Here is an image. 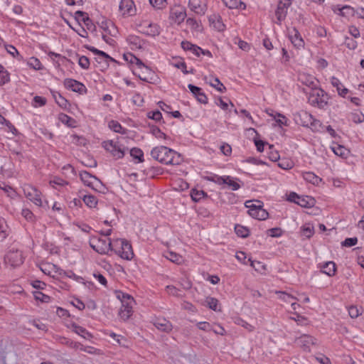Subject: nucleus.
I'll return each instance as SVG.
<instances>
[{"label":"nucleus","mask_w":364,"mask_h":364,"mask_svg":"<svg viewBox=\"0 0 364 364\" xmlns=\"http://www.w3.org/2000/svg\"><path fill=\"white\" fill-rule=\"evenodd\" d=\"M151 157L161 164L166 165H180L183 161L181 154L166 146L154 147L150 153Z\"/></svg>","instance_id":"f257e3e1"},{"label":"nucleus","mask_w":364,"mask_h":364,"mask_svg":"<svg viewBox=\"0 0 364 364\" xmlns=\"http://www.w3.org/2000/svg\"><path fill=\"white\" fill-rule=\"evenodd\" d=\"M114 252L122 259L131 260L134 257V254L129 241L126 239L117 238L114 240Z\"/></svg>","instance_id":"f03ea898"},{"label":"nucleus","mask_w":364,"mask_h":364,"mask_svg":"<svg viewBox=\"0 0 364 364\" xmlns=\"http://www.w3.org/2000/svg\"><path fill=\"white\" fill-rule=\"evenodd\" d=\"M102 146L109 152L114 159L124 158L126 150L128 149L119 140H107L102 142Z\"/></svg>","instance_id":"7ed1b4c3"},{"label":"nucleus","mask_w":364,"mask_h":364,"mask_svg":"<svg viewBox=\"0 0 364 364\" xmlns=\"http://www.w3.org/2000/svg\"><path fill=\"white\" fill-rule=\"evenodd\" d=\"M310 105L323 109L328 104L327 93L321 88L313 87L308 94Z\"/></svg>","instance_id":"20e7f679"},{"label":"nucleus","mask_w":364,"mask_h":364,"mask_svg":"<svg viewBox=\"0 0 364 364\" xmlns=\"http://www.w3.org/2000/svg\"><path fill=\"white\" fill-rule=\"evenodd\" d=\"M90 247L100 255H109V252H114V240L111 241L109 238H92L90 242Z\"/></svg>","instance_id":"39448f33"},{"label":"nucleus","mask_w":364,"mask_h":364,"mask_svg":"<svg viewBox=\"0 0 364 364\" xmlns=\"http://www.w3.org/2000/svg\"><path fill=\"white\" fill-rule=\"evenodd\" d=\"M80 178L81 181L87 186L92 188L95 191L99 192H103L101 191V188H106L102 184V181L95 176L91 174L87 171H80Z\"/></svg>","instance_id":"423d86ee"},{"label":"nucleus","mask_w":364,"mask_h":364,"mask_svg":"<svg viewBox=\"0 0 364 364\" xmlns=\"http://www.w3.org/2000/svg\"><path fill=\"white\" fill-rule=\"evenodd\" d=\"M25 257L21 250L12 248L4 256V262L11 267L16 268L21 266L24 262Z\"/></svg>","instance_id":"0eeeda50"},{"label":"nucleus","mask_w":364,"mask_h":364,"mask_svg":"<svg viewBox=\"0 0 364 364\" xmlns=\"http://www.w3.org/2000/svg\"><path fill=\"white\" fill-rule=\"evenodd\" d=\"M292 0H279L275 10V16L277 25L281 26L287 17L289 7L291 5Z\"/></svg>","instance_id":"6e6552de"},{"label":"nucleus","mask_w":364,"mask_h":364,"mask_svg":"<svg viewBox=\"0 0 364 364\" xmlns=\"http://www.w3.org/2000/svg\"><path fill=\"white\" fill-rule=\"evenodd\" d=\"M295 341L306 352H310L311 347L316 344V339L308 334L301 335L296 338Z\"/></svg>","instance_id":"1a4fd4ad"},{"label":"nucleus","mask_w":364,"mask_h":364,"mask_svg":"<svg viewBox=\"0 0 364 364\" xmlns=\"http://www.w3.org/2000/svg\"><path fill=\"white\" fill-rule=\"evenodd\" d=\"M26 197L38 206H43L41 193L36 188L29 186L23 189Z\"/></svg>","instance_id":"9d476101"},{"label":"nucleus","mask_w":364,"mask_h":364,"mask_svg":"<svg viewBox=\"0 0 364 364\" xmlns=\"http://www.w3.org/2000/svg\"><path fill=\"white\" fill-rule=\"evenodd\" d=\"M63 85L66 89L70 90L75 92H78L79 94L86 93L87 92V88L85 85L74 79H65Z\"/></svg>","instance_id":"9b49d317"},{"label":"nucleus","mask_w":364,"mask_h":364,"mask_svg":"<svg viewBox=\"0 0 364 364\" xmlns=\"http://www.w3.org/2000/svg\"><path fill=\"white\" fill-rule=\"evenodd\" d=\"M294 121L297 125L307 127L309 126L313 115L306 111L301 110L293 114Z\"/></svg>","instance_id":"f8f14e48"},{"label":"nucleus","mask_w":364,"mask_h":364,"mask_svg":"<svg viewBox=\"0 0 364 364\" xmlns=\"http://www.w3.org/2000/svg\"><path fill=\"white\" fill-rule=\"evenodd\" d=\"M123 58L125 61L130 63L131 65L135 64L139 68H144L146 70V73L151 75L152 76L154 75L152 70L147 65H146L141 59L137 58L132 53H124L123 55Z\"/></svg>","instance_id":"ddd939ff"},{"label":"nucleus","mask_w":364,"mask_h":364,"mask_svg":"<svg viewBox=\"0 0 364 364\" xmlns=\"http://www.w3.org/2000/svg\"><path fill=\"white\" fill-rule=\"evenodd\" d=\"M188 6L196 14L203 16L208 9V0H189Z\"/></svg>","instance_id":"4468645a"},{"label":"nucleus","mask_w":364,"mask_h":364,"mask_svg":"<svg viewBox=\"0 0 364 364\" xmlns=\"http://www.w3.org/2000/svg\"><path fill=\"white\" fill-rule=\"evenodd\" d=\"M119 9L122 12V16H133L136 13L135 4L133 0H121Z\"/></svg>","instance_id":"2eb2a0df"},{"label":"nucleus","mask_w":364,"mask_h":364,"mask_svg":"<svg viewBox=\"0 0 364 364\" xmlns=\"http://www.w3.org/2000/svg\"><path fill=\"white\" fill-rule=\"evenodd\" d=\"M317 267L320 269L321 273L328 277H333L337 272V265L333 261L320 262L318 264Z\"/></svg>","instance_id":"dca6fc26"},{"label":"nucleus","mask_w":364,"mask_h":364,"mask_svg":"<svg viewBox=\"0 0 364 364\" xmlns=\"http://www.w3.org/2000/svg\"><path fill=\"white\" fill-rule=\"evenodd\" d=\"M289 38L294 46L298 49L304 47V41L302 38L299 31L295 27L288 31Z\"/></svg>","instance_id":"f3484780"},{"label":"nucleus","mask_w":364,"mask_h":364,"mask_svg":"<svg viewBox=\"0 0 364 364\" xmlns=\"http://www.w3.org/2000/svg\"><path fill=\"white\" fill-rule=\"evenodd\" d=\"M188 87L198 102L204 105L208 103V97L200 87L193 84H188Z\"/></svg>","instance_id":"a211bd4d"},{"label":"nucleus","mask_w":364,"mask_h":364,"mask_svg":"<svg viewBox=\"0 0 364 364\" xmlns=\"http://www.w3.org/2000/svg\"><path fill=\"white\" fill-rule=\"evenodd\" d=\"M153 324L158 330L165 333H169L173 329L172 323L165 318H156Z\"/></svg>","instance_id":"6ab92c4d"},{"label":"nucleus","mask_w":364,"mask_h":364,"mask_svg":"<svg viewBox=\"0 0 364 364\" xmlns=\"http://www.w3.org/2000/svg\"><path fill=\"white\" fill-rule=\"evenodd\" d=\"M224 180L225 183H223V186H228L232 191H237L241 188V186L243 185V182L239 178L232 177L231 176L225 175Z\"/></svg>","instance_id":"aec40b11"},{"label":"nucleus","mask_w":364,"mask_h":364,"mask_svg":"<svg viewBox=\"0 0 364 364\" xmlns=\"http://www.w3.org/2000/svg\"><path fill=\"white\" fill-rule=\"evenodd\" d=\"M210 25L218 31H223L225 29V25L222 21L221 16L218 14H213L208 17Z\"/></svg>","instance_id":"412c9836"},{"label":"nucleus","mask_w":364,"mask_h":364,"mask_svg":"<svg viewBox=\"0 0 364 364\" xmlns=\"http://www.w3.org/2000/svg\"><path fill=\"white\" fill-rule=\"evenodd\" d=\"M203 305L214 311L220 312L222 311L219 300L215 297L207 296Z\"/></svg>","instance_id":"4be33fe9"},{"label":"nucleus","mask_w":364,"mask_h":364,"mask_svg":"<svg viewBox=\"0 0 364 364\" xmlns=\"http://www.w3.org/2000/svg\"><path fill=\"white\" fill-rule=\"evenodd\" d=\"M71 326L73 328V331L80 336L85 338V340L90 341L93 338L92 333H90L85 328L80 326L75 323H73Z\"/></svg>","instance_id":"5701e85b"},{"label":"nucleus","mask_w":364,"mask_h":364,"mask_svg":"<svg viewBox=\"0 0 364 364\" xmlns=\"http://www.w3.org/2000/svg\"><path fill=\"white\" fill-rule=\"evenodd\" d=\"M296 204L302 208H309L315 205L316 200L309 196H299V199Z\"/></svg>","instance_id":"b1692460"},{"label":"nucleus","mask_w":364,"mask_h":364,"mask_svg":"<svg viewBox=\"0 0 364 364\" xmlns=\"http://www.w3.org/2000/svg\"><path fill=\"white\" fill-rule=\"evenodd\" d=\"M181 46L184 50H189L196 56H200V51L201 50L200 46L193 44L192 43L187 41H183L181 43Z\"/></svg>","instance_id":"393cba45"},{"label":"nucleus","mask_w":364,"mask_h":364,"mask_svg":"<svg viewBox=\"0 0 364 364\" xmlns=\"http://www.w3.org/2000/svg\"><path fill=\"white\" fill-rule=\"evenodd\" d=\"M274 111L272 110V112H267V114L269 116L273 117L274 119L276 121L277 124L279 127H282V126L288 127L289 125V119L282 114L279 112H275L274 114Z\"/></svg>","instance_id":"a878e982"},{"label":"nucleus","mask_w":364,"mask_h":364,"mask_svg":"<svg viewBox=\"0 0 364 364\" xmlns=\"http://www.w3.org/2000/svg\"><path fill=\"white\" fill-rule=\"evenodd\" d=\"M50 91L55 102L60 107L66 109L68 106L70 105L69 102L63 96H62L60 92L55 91L53 90H50Z\"/></svg>","instance_id":"bb28decb"},{"label":"nucleus","mask_w":364,"mask_h":364,"mask_svg":"<svg viewBox=\"0 0 364 364\" xmlns=\"http://www.w3.org/2000/svg\"><path fill=\"white\" fill-rule=\"evenodd\" d=\"M303 178L308 183L315 186H318L322 181V178L311 171L304 172L302 173Z\"/></svg>","instance_id":"cd10ccee"},{"label":"nucleus","mask_w":364,"mask_h":364,"mask_svg":"<svg viewBox=\"0 0 364 364\" xmlns=\"http://www.w3.org/2000/svg\"><path fill=\"white\" fill-rule=\"evenodd\" d=\"M331 85L336 87L338 93L341 97H345L346 95L348 92V90L343 87V84L340 81V80L334 76L331 78Z\"/></svg>","instance_id":"c85d7f7f"},{"label":"nucleus","mask_w":364,"mask_h":364,"mask_svg":"<svg viewBox=\"0 0 364 364\" xmlns=\"http://www.w3.org/2000/svg\"><path fill=\"white\" fill-rule=\"evenodd\" d=\"M117 298L120 300L122 306L132 304L134 302V298L129 294L122 291H116Z\"/></svg>","instance_id":"c756f323"},{"label":"nucleus","mask_w":364,"mask_h":364,"mask_svg":"<svg viewBox=\"0 0 364 364\" xmlns=\"http://www.w3.org/2000/svg\"><path fill=\"white\" fill-rule=\"evenodd\" d=\"M161 33L160 26L156 23H150L146 27V30L142 31L146 36L156 37Z\"/></svg>","instance_id":"7c9ffc66"},{"label":"nucleus","mask_w":364,"mask_h":364,"mask_svg":"<svg viewBox=\"0 0 364 364\" xmlns=\"http://www.w3.org/2000/svg\"><path fill=\"white\" fill-rule=\"evenodd\" d=\"M299 80L303 85H305L310 87L311 90L313 87H317L314 82L315 77L310 75L301 74L299 76Z\"/></svg>","instance_id":"2f4dec72"},{"label":"nucleus","mask_w":364,"mask_h":364,"mask_svg":"<svg viewBox=\"0 0 364 364\" xmlns=\"http://www.w3.org/2000/svg\"><path fill=\"white\" fill-rule=\"evenodd\" d=\"M132 304L122 306L119 310V316L123 320H128L132 314Z\"/></svg>","instance_id":"473e14b6"},{"label":"nucleus","mask_w":364,"mask_h":364,"mask_svg":"<svg viewBox=\"0 0 364 364\" xmlns=\"http://www.w3.org/2000/svg\"><path fill=\"white\" fill-rule=\"evenodd\" d=\"M109 337L112 338L116 343L122 347L128 348L129 347V341L127 338L122 335L117 334L114 332H109L107 333Z\"/></svg>","instance_id":"72a5a7b5"},{"label":"nucleus","mask_w":364,"mask_h":364,"mask_svg":"<svg viewBox=\"0 0 364 364\" xmlns=\"http://www.w3.org/2000/svg\"><path fill=\"white\" fill-rule=\"evenodd\" d=\"M225 5L229 9H239L244 10L246 9V4L240 0H223Z\"/></svg>","instance_id":"f704fd0d"},{"label":"nucleus","mask_w":364,"mask_h":364,"mask_svg":"<svg viewBox=\"0 0 364 364\" xmlns=\"http://www.w3.org/2000/svg\"><path fill=\"white\" fill-rule=\"evenodd\" d=\"M191 197L194 202L197 203L199 202L202 198H208V193L203 190L193 188L191 191Z\"/></svg>","instance_id":"c9c22d12"},{"label":"nucleus","mask_w":364,"mask_h":364,"mask_svg":"<svg viewBox=\"0 0 364 364\" xmlns=\"http://www.w3.org/2000/svg\"><path fill=\"white\" fill-rule=\"evenodd\" d=\"M109 128L116 133L125 134L127 132V129L123 127L121 124L116 120H111L108 124Z\"/></svg>","instance_id":"e433bc0d"},{"label":"nucleus","mask_w":364,"mask_h":364,"mask_svg":"<svg viewBox=\"0 0 364 364\" xmlns=\"http://www.w3.org/2000/svg\"><path fill=\"white\" fill-rule=\"evenodd\" d=\"M149 132L157 139H167V135L164 134L157 126L153 124H148Z\"/></svg>","instance_id":"4c0bfd02"},{"label":"nucleus","mask_w":364,"mask_h":364,"mask_svg":"<svg viewBox=\"0 0 364 364\" xmlns=\"http://www.w3.org/2000/svg\"><path fill=\"white\" fill-rule=\"evenodd\" d=\"M9 235V228L4 218H0V242L4 241Z\"/></svg>","instance_id":"58836bf2"},{"label":"nucleus","mask_w":364,"mask_h":364,"mask_svg":"<svg viewBox=\"0 0 364 364\" xmlns=\"http://www.w3.org/2000/svg\"><path fill=\"white\" fill-rule=\"evenodd\" d=\"M127 42L129 45L133 46L135 48L141 49L142 48V40L138 36H128L127 38Z\"/></svg>","instance_id":"ea45409f"},{"label":"nucleus","mask_w":364,"mask_h":364,"mask_svg":"<svg viewBox=\"0 0 364 364\" xmlns=\"http://www.w3.org/2000/svg\"><path fill=\"white\" fill-rule=\"evenodd\" d=\"M98 26L105 32H107L109 35L114 36L115 34L113 33L110 28L109 26H111L113 29H116V26L112 21H108L106 18H103V20L101 22H97Z\"/></svg>","instance_id":"a19ab883"},{"label":"nucleus","mask_w":364,"mask_h":364,"mask_svg":"<svg viewBox=\"0 0 364 364\" xmlns=\"http://www.w3.org/2000/svg\"><path fill=\"white\" fill-rule=\"evenodd\" d=\"M331 149L336 155L339 156L343 159L347 158L350 152L349 150L344 146L338 144L336 146L332 147Z\"/></svg>","instance_id":"79ce46f5"},{"label":"nucleus","mask_w":364,"mask_h":364,"mask_svg":"<svg viewBox=\"0 0 364 364\" xmlns=\"http://www.w3.org/2000/svg\"><path fill=\"white\" fill-rule=\"evenodd\" d=\"M130 156L136 160V163H141L144 161L143 151L137 147L130 149Z\"/></svg>","instance_id":"37998d69"},{"label":"nucleus","mask_w":364,"mask_h":364,"mask_svg":"<svg viewBox=\"0 0 364 364\" xmlns=\"http://www.w3.org/2000/svg\"><path fill=\"white\" fill-rule=\"evenodd\" d=\"M235 232L238 237L246 238L250 235V230L243 225L237 224L235 225Z\"/></svg>","instance_id":"c03bdc74"},{"label":"nucleus","mask_w":364,"mask_h":364,"mask_svg":"<svg viewBox=\"0 0 364 364\" xmlns=\"http://www.w3.org/2000/svg\"><path fill=\"white\" fill-rule=\"evenodd\" d=\"M311 122L309 123V126L307 128H310L311 130L314 132H321V129L324 127L321 122L318 119H315L313 117V119H311Z\"/></svg>","instance_id":"a18cd8bd"},{"label":"nucleus","mask_w":364,"mask_h":364,"mask_svg":"<svg viewBox=\"0 0 364 364\" xmlns=\"http://www.w3.org/2000/svg\"><path fill=\"white\" fill-rule=\"evenodd\" d=\"M171 15H172V18L174 19L175 22L178 23V24H180L181 23H182L186 16V13L185 11H183V10H174L172 13H171Z\"/></svg>","instance_id":"49530a36"},{"label":"nucleus","mask_w":364,"mask_h":364,"mask_svg":"<svg viewBox=\"0 0 364 364\" xmlns=\"http://www.w3.org/2000/svg\"><path fill=\"white\" fill-rule=\"evenodd\" d=\"M34 299L41 303H49L51 301V297L47 294H43L39 291L33 292Z\"/></svg>","instance_id":"de8ad7c7"},{"label":"nucleus","mask_w":364,"mask_h":364,"mask_svg":"<svg viewBox=\"0 0 364 364\" xmlns=\"http://www.w3.org/2000/svg\"><path fill=\"white\" fill-rule=\"evenodd\" d=\"M269 217V213L262 208V205H258V209L255 215L252 217L259 220H264Z\"/></svg>","instance_id":"09e8293b"},{"label":"nucleus","mask_w":364,"mask_h":364,"mask_svg":"<svg viewBox=\"0 0 364 364\" xmlns=\"http://www.w3.org/2000/svg\"><path fill=\"white\" fill-rule=\"evenodd\" d=\"M0 122L3 124H5L7 127L9 131H10L14 136H17L19 134L17 129L12 124V123L9 120L6 119L1 115H0Z\"/></svg>","instance_id":"8fccbe9b"},{"label":"nucleus","mask_w":364,"mask_h":364,"mask_svg":"<svg viewBox=\"0 0 364 364\" xmlns=\"http://www.w3.org/2000/svg\"><path fill=\"white\" fill-rule=\"evenodd\" d=\"M82 200L85 205L91 208H95L97 204V200L96 197L92 195H85L84 196Z\"/></svg>","instance_id":"3c124183"},{"label":"nucleus","mask_w":364,"mask_h":364,"mask_svg":"<svg viewBox=\"0 0 364 364\" xmlns=\"http://www.w3.org/2000/svg\"><path fill=\"white\" fill-rule=\"evenodd\" d=\"M208 83L211 87L215 88L220 92H224L226 90L225 87L218 77H213V80Z\"/></svg>","instance_id":"603ef678"},{"label":"nucleus","mask_w":364,"mask_h":364,"mask_svg":"<svg viewBox=\"0 0 364 364\" xmlns=\"http://www.w3.org/2000/svg\"><path fill=\"white\" fill-rule=\"evenodd\" d=\"M59 119L62 123L66 124L69 127H73V124L75 123V120L66 114H60L59 116Z\"/></svg>","instance_id":"864d4df0"},{"label":"nucleus","mask_w":364,"mask_h":364,"mask_svg":"<svg viewBox=\"0 0 364 364\" xmlns=\"http://www.w3.org/2000/svg\"><path fill=\"white\" fill-rule=\"evenodd\" d=\"M339 14L342 16H350L355 14V10L353 7L346 5L341 8H338Z\"/></svg>","instance_id":"5fc2aeb1"},{"label":"nucleus","mask_w":364,"mask_h":364,"mask_svg":"<svg viewBox=\"0 0 364 364\" xmlns=\"http://www.w3.org/2000/svg\"><path fill=\"white\" fill-rule=\"evenodd\" d=\"M76 56L78 57L79 65L82 69L88 70L90 68V59L85 55L79 56V55L77 53H76Z\"/></svg>","instance_id":"6e6d98bb"},{"label":"nucleus","mask_w":364,"mask_h":364,"mask_svg":"<svg viewBox=\"0 0 364 364\" xmlns=\"http://www.w3.org/2000/svg\"><path fill=\"white\" fill-rule=\"evenodd\" d=\"M28 65L30 68L36 70H39L42 69V64L39 59L35 57L31 58L28 61Z\"/></svg>","instance_id":"4d7b16f0"},{"label":"nucleus","mask_w":364,"mask_h":364,"mask_svg":"<svg viewBox=\"0 0 364 364\" xmlns=\"http://www.w3.org/2000/svg\"><path fill=\"white\" fill-rule=\"evenodd\" d=\"M81 20L89 31H90L91 32L96 31V30H97L96 26L88 16H86Z\"/></svg>","instance_id":"13d9d810"},{"label":"nucleus","mask_w":364,"mask_h":364,"mask_svg":"<svg viewBox=\"0 0 364 364\" xmlns=\"http://www.w3.org/2000/svg\"><path fill=\"white\" fill-rule=\"evenodd\" d=\"M10 82V73L4 68L0 73V86Z\"/></svg>","instance_id":"bf43d9fd"},{"label":"nucleus","mask_w":364,"mask_h":364,"mask_svg":"<svg viewBox=\"0 0 364 364\" xmlns=\"http://www.w3.org/2000/svg\"><path fill=\"white\" fill-rule=\"evenodd\" d=\"M228 102H225L223 100L222 97H219L218 100V102H216V105L219 106L223 110L227 111L229 109V104L231 106V107H234V104L229 100H228Z\"/></svg>","instance_id":"052dcab7"},{"label":"nucleus","mask_w":364,"mask_h":364,"mask_svg":"<svg viewBox=\"0 0 364 364\" xmlns=\"http://www.w3.org/2000/svg\"><path fill=\"white\" fill-rule=\"evenodd\" d=\"M174 67L181 69L183 74L187 75L188 73L194 74L195 70L191 68L190 70L186 69V63L184 61H178L174 63Z\"/></svg>","instance_id":"680f3d73"},{"label":"nucleus","mask_w":364,"mask_h":364,"mask_svg":"<svg viewBox=\"0 0 364 364\" xmlns=\"http://www.w3.org/2000/svg\"><path fill=\"white\" fill-rule=\"evenodd\" d=\"M147 117L156 122H159L163 119L162 114L159 110L150 111L147 112Z\"/></svg>","instance_id":"e2e57ef3"},{"label":"nucleus","mask_w":364,"mask_h":364,"mask_svg":"<svg viewBox=\"0 0 364 364\" xmlns=\"http://www.w3.org/2000/svg\"><path fill=\"white\" fill-rule=\"evenodd\" d=\"M166 257L176 264H179L182 259L181 255L173 252H168Z\"/></svg>","instance_id":"0e129e2a"},{"label":"nucleus","mask_w":364,"mask_h":364,"mask_svg":"<svg viewBox=\"0 0 364 364\" xmlns=\"http://www.w3.org/2000/svg\"><path fill=\"white\" fill-rule=\"evenodd\" d=\"M245 206L248 208V214L253 217L258 209V205H255L251 200H248L245 203Z\"/></svg>","instance_id":"69168bd1"},{"label":"nucleus","mask_w":364,"mask_h":364,"mask_svg":"<svg viewBox=\"0 0 364 364\" xmlns=\"http://www.w3.org/2000/svg\"><path fill=\"white\" fill-rule=\"evenodd\" d=\"M358 243V238L356 237H347L343 242H341L342 247H350L355 245Z\"/></svg>","instance_id":"338daca9"},{"label":"nucleus","mask_w":364,"mask_h":364,"mask_svg":"<svg viewBox=\"0 0 364 364\" xmlns=\"http://www.w3.org/2000/svg\"><path fill=\"white\" fill-rule=\"evenodd\" d=\"M344 44L350 50H355L358 46L357 41L348 36L345 37Z\"/></svg>","instance_id":"774afa93"}]
</instances>
